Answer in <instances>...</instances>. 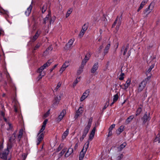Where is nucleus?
Returning a JSON list of instances; mask_svg holds the SVG:
<instances>
[{
    "mask_svg": "<svg viewBox=\"0 0 160 160\" xmlns=\"http://www.w3.org/2000/svg\"><path fill=\"white\" fill-rule=\"evenodd\" d=\"M155 5L154 2H152L149 5L148 8L145 9L144 11V13L146 15H148L153 10Z\"/></svg>",
    "mask_w": 160,
    "mask_h": 160,
    "instance_id": "1",
    "label": "nucleus"
},
{
    "mask_svg": "<svg viewBox=\"0 0 160 160\" xmlns=\"http://www.w3.org/2000/svg\"><path fill=\"white\" fill-rule=\"evenodd\" d=\"M147 84V81L146 79H144L139 84L137 92L138 93L142 91L145 88Z\"/></svg>",
    "mask_w": 160,
    "mask_h": 160,
    "instance_id": "2",
    "label": "nucleus"
},
{
    "mask_svg": "<svg viewBox=\"0 0 160 160\" xmlns=\"http://www.w3.org/2000/svg\"><path fill=\"white\" fill-rule=\"evenodd\" d=\"M51 63V62L50 60L48 61L46 63H45L43 65L39 68L37 71L38 72H42L43 70L47 67L49 66Z\"/></svg>",
    "mask_w": 160,
    "mask_h": 160,
    "instance_id": "3",
    "label": "nucleus"
},
{
    "mask_svg": "<svg viewBox=\"0 0 160 160\" xmlns=\"http://www.w3.org/2000/svg\"><path fill=\"white\" fill-rule=\"evenodd\" d=\"M51 63V62L50 60L48 61L46 63H45L43 65L39 68L37 71L38 72H42L43 70L47 67L49 66Z\"/></svg>",
    "mask_w": 160,
    "mask_h": 160,
    "instance_id": "4",
    "label": "nucleus"
},
{
    "mask_svg": "<svg viewBox=\"0 0 160 160\" xmlns=\"http://www.w3.org/2000/svg\"><path fill=\"white\" fill-rule=\"evenodd\" d=\"M141 119L142 121L143 124H145L147 122L148 124V121L150 120L151 119L150 117V114H148L147 112H146Z\"/></svg>",
    "mask_w": 160,
    "mask_h": 160,
    "instance_id": "5",
    "label": "nucleus"
},
{
    "mask_svg": "<svg viewBox=\"0 0 160 160\" xmlns=\"http://www.w3.org/2000/svg\"><path fill=\"white\" fill-rule=\"evenodd\" d=\"M61 100V97L60 96H57L55 97L54 100L53 101L52 106L54 108H56L58 106L60 100Z\"/></svg>",
    "mask_w": 160,
    "mask_h": 160,
    "instance_id": "6",
    "label": "nucleus"
},
{
    "mask_svg": "<svg viewBox=\"0 0 160 160\" xmlns=\"http://www.w3.org/2000/svg\"><path fill=\"white\" fill-rule=\"evenodd\" d=\"M90 93V90L89 89H87L83 93L80 99L81 102H82L86 98L89 96Z\"/></svg>",
    "mask_w": 160,
    "mask_h": 160,
    "instance_id": "7",
    "label": "nucleus"
},
{
    "mask_svg": "<svg viewBox=\"0 0 160 160\" xmlns=\"http://www.w3.org/2000/svg\"><path fill=\"white\" fill-rule=\"evenodd\" d=\"M69 62L68 61H66L60 69L59 71L60 73H62L64 71L66 68L69 65Z\"/></svg>",
    "mask_w": 160,
    "mask_h": 160,
    "instance_id": "8",
    "label": "nucleus"
},
{
    "mask_svg": "<svg viewBox=\"0 0 160 160\" xmlns=\"http://www.w3.org/2000/svg\"><path fill=\"white\" fill-rule=\"evenodd\" d=\"M88 27V24H85L82 27V30L79 34V37H82L84 34L85 31L87 29Z\"/></svg>",
    "mask_w": 160,
    "mask_h": 160,
    "instance_id": "9",
    "label": "nucleus"
},
{
    "mask_svg": "<svg viewBox=\"0 0 160 160\" xmlns=\"http://www.w3.org/2000/svg\"><path fill=\"white\" fill-rule=\"evenodd\" d=\"M66 111L65 109H63L62 111L57 118V120L58 122H59L63 118L66 114Z\"/></svg>",
    "mask_w": 160,
    "mask_h": 160,
    "instance_id": "10",
    "label": "nucleus"
},
{
    "mask_svg": "<svg viewBox=\"0 0 160 160\" xmlns=\"http://www.w3.org/2000/svg\"><path fill=\"white\" fill-rule=\"evenodd\" d=\"M131 82V79L128 78L127 81H126V83L125 84L121 85L120 86V87H123L122 88L124 90H126L130 85Z\"/></svg>",
    "mask_w": 160,
    "mask_h": 160,
    "instance_id": "11",
    "label": "nucleus"
},
{
    "mask_svg": "<svg viewBox=\"0 0 160 160\" xmlns=\"http://www.w3.org/2000/svg\"><path fill=\"white\" fill-rule=\"evenodd\" d=\"M9 152L8 147L7 149H5L3 152L0 154V157L1 158L3 159H7V156L8 155Z\"/></svg>",
    "mask_w": 160,
    "mask_h": 160,
    "instance_id": "12",
    "label": "nucleus"
},
{
    "mask_svg": "<svg viewBox=\"0 0 160 160\" xmlns=\"http://www.w3.org/2000/svg\"><path fill=\"white\" fill-rule=\"evenodd\" d=\"M89 129L86 128H85L82 132V137L80 138V141H82L84 138L86 137Z\"/></svg>",
    "mask_w": 160,
    "mask_h": 160,
    "instance_id": "13",
    "label": "nucleus"
},
{
    "mask_svg": "<svg viewBox=\"0 0 160 160\" xmlns=\"http://www.w3.org/2000/svg\"><path fill=\"white\" fill-rule=\"evenodd\" d=\"M83 111V107L82 106H80L78 110L77 111V112L75 116V118H78L80 115H81Z\"/></svg>",
    "mask_w": 160,
    "mask_h": 160,
    "instance_id": "14",
    "label": "nucleus"
},
{
    "mask_svg": "<svg viewBox=\"0 0 160 160\" xmlns=\"http://www.w3.org/2000/svg\"><path fill=\"white\" fill-rule=\"evenodd\" d=\"M19 107L18 104L17 102H15V104L14 105V111L16 112L17 114H18L19 118H21L20 113L18 112V108Z\"/></svg>",
    "mask_w": 160,
    "mask_h": 160,
    "instance_id": "15",
    "label": "nucleus"
},
{
    "mask_svg": "<svg viewBox=\"0 0 160 160\" xmlns=\"http://www.w3.org/2000/svg\"><path fill=\"white\" fill-rule=\"evenodd\" d=\"M98 62H96L93 66L92 68L91 69V73H94L98 69Z\"/></svg>",
    "mask_w": 160,
    "mask_h": 160,
    "instance_id": "16",
    "label": "nucleus"
},
{
    "mask_svg": "<svg viewBox=\"0 0 160 160\" xmlns=\"http://www.w3.org/2000/svg\"><path fill=\"white\" fill-rule=\"evenodd\" d=\"M42 32V31L40 30H38L37 32L36 33L34 36L33 37L32 39V42H34L38 38V36H39V35Z\"/></svg>",
    "mask_w": 160,
    "mask_h": 160,
    "instance_id": "17",
    "label": "nucleus"
},
{
    "mask_svg": "<svg viewBox=\"0 0 160 160\" xmlns=\"http://www.w3.org/2000/svg\"><path fill=\"white\" fill-rule=\"evenodd\" d=\"M90 57V54L89 53H87L86 55L85 58L82 60V63L85 65L86 64V63L89 59Z\"/></svg>",
    "mask_w": 160,
    "mask_h": 160,
    "instance_id": "18",
    "label": "nucleus"
},
{
    "mask_svg": "<svg viewBox=\"0 0 160 160\" xmlns=\"http://www.w3.org/2000/svg\"><path fill=\"white\" fill-rule=\"evenodd\" d=\"M129 48V45L127 44L126 46H125L122 48L121 52L124 55L126 54Z\"/></svg>",
    "mask_w": 160,
    "mask_h": 160,
    "instance_id": "19",
    "label": "nucleus"
},
{
    "mask_svg": "<svg viewBox=\"0 0 160 160\" xmlns=\"http://www.w3.org/2000/svg\"><path fill=\"white\" fill-rule=\"evenodd\" d=\"M43 137H44V134L42 133H41L39 135V134H38V138H37V140H38V142H37V145H39L40 143L41 142L42 140V139L43 138Z\"/></svg>",
    "mask_w": 160,
    "mask_h": 160,
    "instance_id": "20",
    "label": "nucleus"
},
{
    "mask_svg": "<svg viewBox=\"0 0 160 160\" xmlns=\"http://www.w3.org/2000/svg\"><path fill=\"white\" fill-rule=\"evenodd\" d=\"M118 22V18H117L116 20H115V21L114 23H113V24L112 25V28H113L115 27V26L116 24V23ZM120 25V21H118V25L116 27V29L117 31L118 30L119 27Z\"/></svg>",
    "mask_w": 160,
    "mask_h": 160,
    "instance_id": "21",
    "label": "nucleus"
},
{
    "mask_svg": "<svg viewBox=\"0 0 160 160\" xmlns=\"http://www.w3.org/2000/svg\"><path fill=\"white\" fill-rule=\"evenodd\" d=\"M32 8V6L31 4L30 5L29 7H28L25 12V14L27 16H28L30 14L31 10Z\"/></svg>",
    "mask_w": 160,
    "mask_h": 160,
    "instance_id": "22",
    "label": "nucleus"
},
{
    "mask_svg": "<svg viewBox=\"0 0 160 160\" xmlns=\"http://www.w3.org/2000/svg\"><path fill=\"white\" fill-rule=\"evenodd\" d=\"M85 65L82 63L81 65L77 71V73L78 75H80L82 72Z\"/></svg>",
    "mask_w": 160,
    "mask_h": 160,
    "instance_id": "23",
    "label": "nucleus"
},
{
    "mask_svg": "<svg viewBox=\"0 0 160 160\" xmlns=\"http://www.w3.org/2000/svg\"><path fill=\"white\" fill-rule=\"evenodd\" d=\"M124 126H121L116 131V133L117 134H120L124 130Z\"/></svg>",
    "mask_w": 160,
    "mask_h": 160,
    "instance_id": "24",
    "label": "nucleus"
},
{
    "mask_svg": "<svg viewBox=\"0 0 160 160\" xmlns=\"http://www.w3.org/2000/svg\"><path fill=\"white\" fill-rule=\"evenodd\" d=\"M51 18V13L49 12L48 14L46 16V17L44 18L43 20V23L45 24H46L48 21H49V18Z\"/></svg>",
    "mask_w": 160,
    "mask_h": 160,
    "instance_id": "25",
    "label": "nucleus"
},
{
    "mask_svg": "<svg viewBox=\"0 0 160 160\" xmlns=\"http://www.w3.org/2000/svg\"><path fill=\"white\" fill-rule=\"evenodd\" d=\"M92 118L91 117L88 120V124L86 126V127H85V128H86L88 129H90V128L91 126L92 123Z\"/></svg>",
    "mask_w": 160,
    "mask_h": 160,
    "instance_id": "26",
    "label": "nucleus"
},
{
    "mask_svg": "<svg viewBox=\"0 0 160 160\" xmlns=\"http://www.w3.org/2000/svg\"><path fill=\"white\" fill-rule=\"evenodd\" d=\"M89 144V142L88 141H87L85 144H84L83 148L82 150H83L84 152H86L88 148Z\"/></svg>",
    "mask_w": 160,
    "mask_h": 160,
    "instance_id": "27",
    "label": "nucleus"
},
{
    "mask_svg": "<svg viewBox=\"0 0 160 160\" xmlns=\"http://www.w3.org/2000/svg\"><path fill=\"white\" fill-rule=\"evenodd\" d=\"M16 138V134L15 132L14 133L12 136L10 137L9 141L11 143L13 142Z\"/></svg>",
    "mask_w": 160,
    "mask_h": 160,
    "instance_id": "28",
    "label": "nucleus"
},
{
    "mask_svg": "<svg viewBox=\"0 0 160 160\" xmlns=\"http://www.w3.org/2000/svg\"><path fill=\"white\" fill-rule=\"evenodd\" d=\"M86 152H84L83 150H82L80 152L79 157V160H82L84 157Z\"/></svg>",
    "mask_w": 160,
    "mask_h": 160,
    "instance_id": "29",
    "label": "nucleus"
},
{
    "mask_svg": "<svg viewBox=\"0 0 160 160\" xmlns=\"http://www.w3.org/2000/svg\"><path fill=\"white\" fill-rule=\"evenodd\" d=\"M23 134V130L22 129H20L19 133L18 136V141H20L21 138Z\"/></svg>",
    "mask_w": 160,
    "mask_h": 160,
    "instance_id": "30",
    "label": "nucleus"
},
{
    "mask_svg": "<svg viewBox=\"0 0 160 160\" xmlns=\"http://www.w3.org/2000/svg\"><path fill=\"white\" fill-rule=\"evenodd\" d=\"M73 149L72 148H69L68 151L65 154V156L66 157H68L72 152Z\"/></svg>",
    "mask_w": 160,
    "mask_h": 160,
    "instance_id": "31",
    "label": "nucleus"
},
{
    "mask_svg": "<svg viewBox=\"0 0 160 160\" xmlns=\"http://www.w3.org/2000/svg\"><path fill=\"white\" fill-rule=\"evenodd\" d=\"M134 118V115H132L129 117L127 119L126 122L128 123L130 122Z\"/></svg>",
    "mask_w": 160,
    "mask_h": 160,
    "instance_id": "32",
    "label": "nucleus"
},
{
    "mask_svg": "<svg viewBox=\"0 0 160 160\" xmlns=\"http://www.w3.org/2000/svg\"><path fill=\"white\" fill-rule=\"evenodd\" d=\"M69 133V130L68 129H67L66 131H65L63 133L62 138L63 139H64L66 138V137L68 135Z\"/></svg>",
    "mask_w": 160,
    "mask_h": 160,
    "instance_id": "33",
    "label": "nucleus"
},
{
    "mask_svg": "<svg viewBox=\"0 0 160 160\" xmlns=\"http://www.w3.org/2000/svg\"><path fill=\"white\" fill-rule=\"evenodd\" d=\"M126 145V143L125 142H124L122 144H121L119 147H118V149L119 151L122 150V149H123L125 147Z\"/></svg>",
    "mask_w": 160,
    "mask_h": 160,
    "instance_id": "34",
    "label": "nucleus"
},
{
    "mask_svg": "<svg viewBox=\"0 0 160 160\" xmlns=\"http://www.w3.org/2000/svg\"><path fill=\"white\" fill-rule=\"evenodd\" d=\"M74 41V39L73 38L70 39L67 44V46H68L69 47H70L73 44Z\"/></svg>",
    "mask_w": 160,
    "mask_h": 160,
    "instance_id": "35",
    "label": "nucleus"
},
{
    "mask_svg": "<svg viewBox=\"0 0 160 160\" xmlns=\"http://www.w3.org/2000/svg\"><path fill=\"white\" fill-rule=\"evenodd\" d=\"M154 141L155 142H158V143L160 142V132L157 135Z\"/></svg>",
    "mask_w": 160,
    "mask_h": 160,
    "instance_id": "36",
    "label": "nucleus"
},
{
    "mask_svg": "<svg viewBox=\"0 0 160 160\" xmlns=\"http://www.w3.org/2000/svg\"><path fill=\"white\" fill-rule=\"evenodd\" d=\"M110 44H108L106 46L104 51V53L105 54H106L108 52V50L110 48Z\"/></svg>",
    "mask_w": 160,
    "mask_h": 160,
    "instance_id": "37",
    "label": "nucleus"
},
{
    "mask_svg": "<svg viewBox=\"0 0 160 160\" xmlns=\"http://www.w3.org/2000/svg\"><path fill=\"white\" fill-rule=\"evenodd\" d=\"M40 73L38 77V80H40L43 77L45 74V72H39Z\"/></svg>",
    "mask_w": 160,
    "mask_h": 160,
    "instance_id": "38",
    "label": "nucleus"
},
{
    "mask_svg": "<svg viewBox=\"0 0 160 160\" xmlns=\"http://www.w3.org/2000/svg\"><path fill=\"white\" fill-rule=\"evenodd\" d=\"M72 9L71 8H69L66 14V18H67L71 14V13H72Z\"/></svg>",
    "mask_w": 160,
    "mask_h": 160,
    "instance_id": "39",
    "label": "nucleus"
},
{
    "mask_svg": "<svg viewBox=\"0 0 160 160\" xmlns=\"http://www.w3.org/2000/svg\"><path fill=\"white\" fill-rule=\"evenodd\" d=\"M154 65H155L154 63L153 64H152L149 67L148 69V70H147V71L146 73L150 72L151 71L152 69L154 68Z\"/></svg>",
    "mask_w": 160,
    "mask_h": 160,
    "instance_id": "40",
    "label": "nucleus"
},
{
    "mask_svg": "<svg viewBox=\"0 0 160 160\" xmlns=\"http://www.w3.org/2000/svg\"><path fill=\"white\" fill-rule=\"evenodd\" d=\"M124 73L122 72L118 77L119 79L120 80H123L124 78Z\"/></svg>",
    "mask_w": 160,
    "mask_h": 160,
    "instance_id": "41",
    "label": "nucleus"
},
{
    "mask_svg": "<svg viewBox=\"0 0 160 160\" xmlns=\"http://www.w3.org/2000/svg\"><path fill=\"white\" fill-rule=\"evenodd\" d=\"M47 9V6L46 4L44 5L41 8L42 13H44Z\"/></svg>",
    "mask_w": 160,
    "mask_h": 160,
    "instance_id": "42",
    "label": "nucleus"
},
{
    "mask_svg": "<svg viewBox=\"0 0 160 160\" xmlns=\"http://www.w3.org/2000/svg\"><path fill=\"white\" fill-rule=\"evenodd\" d=\"M80 78V77L78 78H77L75 80V81H74V82L73 83V87H74L76 84L78 83V82H79V79Z\"/></svg>",
    "mask_w": 160,
    "mask_h": 160,
    "instance_id": "43",
    "label": "nucleus"
},
{
    "mask_svg": "<svg viewBox=\"0 0 160 160\" xmlns=\"http://www.w3.org/2000/svg\"><path fill=\"white\" fill-rule=\"evenodd\" d=\"M142 111V109L141 108H138L136 111V115L138 116L141 113V112Z\"/></svg>",
    "mask_w": 160,
    "mask_h": 160,
    "instance_id": "44",
    "label": "nucleus"
},
{
    "mask_svg": "<svg viewBox=\"0 0 160 160\" xmlns=\"http://www.w3.org/2000/svg\"><path fill=\"white\" fill-rule=\"evenodd\" d=\"M118 95L117 94L115 95H114L113 100L114 102H116V101H117V100L118 99Z\"/></svg>",
    "mask_w": 160,
    "mask_h": 160,
    "instance_id": "45",
    "label": "nucleus"
},
{
    "mask_svg": "<svg viewBox=\"0 0 160 160\" xmlns=\"http://www.w3.org/2000/svg\"><path fill=\"white\" fill-rule=\"evenodd\" d=\"M0 13L5 14L7 15H8V12L7 11H5L4 9H0Z\"/></svg>",
    "mask_w": 160,
    "mask_h": 160,
    "instance_id": "46",
    "label": "nucleus"
},
{
    "mask_svg": "<svg viewBox=\"0 0 160 160\" xmlns=\"http://www.w3.org/2000/svg\"><path fill=\"white\" fill-rule=\"evenodd\" d=\"M109 99L108 100V101H107V102H106L105 105H104V107L102 108L103 110L105 109L109 105Z\"/></svg>",
    "mask_w": 160,
    "mask_h": 160,
    "instance_id": "47",
    "label": "nucleus"
},
{
    "mask_svg": "<svg viewBox=\"0 0 160 160\" xmlns=\"http://www.w3.org/2000/svg\"><path fill=\"white\" fill-rule=\"evenodd\" d=\"M95 133H92V132L90 133V134L89 137V139L90 140H91L93 138L94 136Z\"/></svg>",
    "mask_w": 160,
    "mask_h": 160,
    "instance_id": "48",
    "label": "nucleus"
},
{
    "mask_svg": "<svg viewBox=\"0 0 160 160\" xmlns=\"http://www.w3.org/2000/svg\"><path fill=\"white\" fill-rule=\"evenodd\" d=\"M123 155L122 154H119L117 158V160H121L123 158Z\"/></svg>",
    "mask_w": 160,
    "mask_h": 160,
    "instance_id": "49",
    "label": "nucleus"
},
{
    "mask_svg": "<svg viewBox=\"0 0 160 160\" xmlns=\"http://www.w3.org/2000/svg\"><path fill=\"white\" fill-rule=\"evenodd\" d=\"M40 43H38L34 48V50H37V48H38L40 47Z\"/></svg>",
    "mask_w": 160,
    "mask_h": 160,
    "instance_id": "50",
    "label": "nucleus"
},
{
    "mask_svg": "<svg viewBox=\"0 0 160 160\" xmlns=\"http://www.w3.org/2000/svg\"><path fill=\"white\" fill-rule=\"evenodd\" d=\"M144 6V5L143 4L141 3L139 7L138 8L137 10V11L138 12H139L140 11V10L143 8V7Z\"/></svg>",
    "mask_w": 160,
    "mask_h": 160,
    "instance_id": "51",
    "label": "nucleus"
},
{
    "mask_svg": "<svg viewBox=\"0 0 160 160\" xmlns=\"http://www.w3.org/2000/svg\"><path fill=\"white\" fill-rule=\"evenodd\" d=\"M115 124L112 125L109 128V131H112V129L115 127Z\"/></svg>",
    "mask_w": 160,
    "mask_h": 160,
    "instance_id": "52",
    "label": "nucleus"
},
{
    "mask_svg": "<svg viewBox=\"0 0 160 160\" xmlns=\"http://www.w3.org/2000/svg\"><path fill=\"white\" fill-rule=\"evenodd\" d=\"M0 115L3 117V119L6 122L7 121V119L4 117V113L3 112L1 111L0 112Z\"/></svg>",
    "mask_w": 160,
    "mask_h": 160,
    "instance_id": "53",
    "label": "nucleus"
},
{
    "mask_svg": "<svg viewBox=\"0 0 160 160\" xmlns=\"http://www.w3.org/2000/svg\"><path fill=\"white\" fill-rule=\"evenodd\" d=\"M61 85V84L60 83V82L58 83V85L56 86V88L54 90L56 91H57L58 89L60 88Z\"/></svg>",
    "mask_w": 160,
    "mask_h": 160,
    "instance_id": "54",
    "label": "nucleus"
},
{
    "mask_svg": "<svg viewBox=\"0 0 160 160\" xmlns=\"http://www.w3.org/2000/svg\"><path fill=\"white\" fill-rule=\"evenodd\" d=\"M50 110H49L47 112L44 114V116L45 118L47 117L49 114Z\"/></svg>",
    "mask_w": 160,
    "mask_h": 160,
    "instance_id": "55",
    "label": "nucleus"
},
{
    "mask_svg": "<svg viewBox=\"0 0 160 160\" xmlns=\"http://www.w3.org/2000/svg\"><path fill=\"white\" fill-rule=\"evenodd\" d=\"M103 48V47L102 45H101L98 49V52H99V53H100L101 52V51L102 50V49Z\"/></svg>",
    "mask_w": 160,
    "mask_h": 160,
    "instance_id": "56",
    "label": "nucleus"
},
{
    "mask_svg": "<svg viewBox=\"0 0 160 160\" xmlns=\"http://www.w3.org/2000/svg\"><path fill=\"white\" fill-rule=\"evenodd\" d=\"M52 49V46H50L46 50V51H51Z\"/></svg>",
    "mask_w": 160,
    "mask_h": 160,
    "instance_id": "57",
    "label": "nucleus"
},
{
    "mask_svg": "<svg viewBox=\"0 0 160 160\" xmlns=\"http://www.w3.org/2000/svg\"><path fill=\"white\" fill-rule=\"evenodd\" d=\"M48 122V120L47 119H45L43 122V126H46V124Z\"/></svg>",
    "mask_w": 160,
    "mask_h": 160,
    "instance_id": "58",
    "label": "nucleus"
},
{
    "mask_svg": "<svg viewBox=\"0 0 160 160\" xmlns=\"http://www.w3.org/2000/svg\"><path fill=\"white\" fill-rule=\"evenodd\" d=\"M58 65V64H55L54 65V66L52 68H51L50 70V72H52L53 70L55 68H56L57 66Z\"/></svg>",
    "mask_w": 160,
    "mask_h": 160,
    "instance_id": "59",
    "label": "nucleus"
},
{
    "mask_svg": "<svg viewBox=\"0 0 160 160\" xmlns=\"http://www.w3.org/2000/svg\"><path fill=\"white\" fill-rule=\"evenodd\" d=\"M148 0H143L141 3L145 5L148 2Z\"/></svg>",
    "mask_w": 160,
    "mask_h": 160,
    "instance_id": "60",
    "label": "nucleus"
},
{
    "mask_svg": "<svg viewBox=\"0 0 160 160\" xmlns=\"http://www.w3.org/2000/svg\"><path fill=\"white\" fill-rule=\"evenodd\" d=\"M22 157L23 158V160H25L27 157V155L25 153H24L22 155Z\"/></svg>",
    "mask_w": 160,
    "mask_h": 160,
    "instance_id": "61",
    "label": "nucleus"
},
{
    "mask_svg": "<svg viewBox=\"0 0 160 160\" xmlns=\"http://www.w3.org/2000/svg\"><path fill=\"white\" fill-rule=\"evenodd\" d=\"M95 130H96V127H94L92 129L91 132L95 133Z\"/></svg>",
    "mask_w": 160,
    "mask_h": 160,
    "instance_id": "62",
    "label": "nucleus"
},
{
    "mask_svg": "<svg viewBox=\"0 0 160 160\" xmlns=\"http://www.w3.org/2000/svg\"><path fill=\"white\" fill-rule=\"evenodd\" d=\"M8 124L9 126V128L8 129V130H10V129H12V125L10 123H8Z\"/></svg>",
    "mask_w": 160,
    "mask_h": 160,
    "instance_id": "63",
    "label": "nucleus"
},
{
    "mask_svg": "<svg viewBox=\"0 0 160 160\" xmlns=\"http://www.w3.org/2000/svg\"><path fill=\"white\" fill-rule=\"evenodd\" d=\"M112 131H109V133L108 134V136L111 135H112Z\"/></svg>",
    "mask_w": 160,
    "mask_h": 160,
    "instance_id": "64",
    "label": "nucleus"
}]
</instances>
